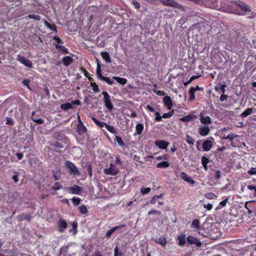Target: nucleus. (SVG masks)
Returning a JSON list of instances; mask_svg holds the SVG:
<instances>
[{
    "mask_svg": "<svg viewBox=\"0 0 256 256\" xmlns=\"http://www.w3.org/2000/svg\"><path fill=\"white\" fill-rule=\"evenodd\" d=\"M73 60L71 56H68L62 58V62L65 66H68L72 63Z\"/></svg>",
    "mask_w": 256,
    "mask_h": 256,
    "instance_id": "nucleus-19",
    "label": "nucleus"
},
{
    "mask_svg": "<svg viewBox=\"0 0 256 256\" xmlns=\"http://www.w3.org/2000/svg\"><path fill=\"white\" fill-rule=\"evenodd\" d=\"M114 256H122V252L119 250L118 246L114 249Z\"/></svg>",
    "mask_w": 256,
    "mask_h": 256,
    "instance_id": "nucleus-50",
    "label": "nucleus"
},
{
    "mask_svg": "<svg viewBox=\"0 0 256 256\" xmlns=\"http://www.w3.org/2000/svg\"><path fill=\"white\" fill-rule=\"evenodd\" d=\"M189 176H188V175L187 174H186V172H182L180 173V178L183 180H184V181L186 180V179H187Z\"/></svg>",
    "mask_w": 256,
    "mask_h": 256,
    "instance_id": "nucleus-61",
    "label": "nucleus"
},
{
    "mask_svg": "<svg viewBox=\"0 0 256 256\" xmlns=\"http://www.w3.org/2000/svg\"><path fill=\"white\" fill-rule=\"evenodd\" d=\"M62 184L60 182H56L54 184V185L52 186L51 189L54 191H56V190H58L61 189L62 188Z\"/></svg>",
    "mask_w": 256,
    "mask_h": 256,
    "instance_id": "nucleus-34",
    "label": "nucleus"
},
{
    "mask_svg": "<svg viewBox=\"0 0 256 256\" xmlns=\"http://www.w3.org/2000/svg\"><path fill=\"white\" fill-rule=\"evenodd\" d=\"M55 47L57 49H60V51L63 52L64 54H68V50L67 48H65V46L60 45V44H55Z\"/></svg>",
    "mask_w": 256,
    "mask_h": 256,
    "instance_id": "nucleus-36",
    "label": "nucleus"
},
{
    "mask_svg": "<svg viewBox=\"0 0 256 256\" xmlns=\"http://www.w3.org/2000/svg\"><path fill=\"white\" fill-rule=\"evenodd\" d=\"M58 230L60 232H62L68 227V224L62 218L58 220Z\"/></svg>",
    "mask_w": 256,
    "mask_h": 256,
    "instance_id": "nucleus-7",
    "label": "nucleus"
},
{
    "mask_svg": "<svg viewBox=\"0 0 256 256\" xmlns=\"http://www.w3.org/2000/svg\"><path fill=\"white\" fill-rule=\"evenodd\" d=\"M197 116L195 115L188 114L180 118V120L183 122H189L196 119Z\"/></svg>",
    "mask_w": 256,
    "mask_h": 256,
    "instance_id": "nucleus-18",
    "label": "nucleus"
},
{
    "mask_svg": "<svg viewBox=\"0 0 256 256\" xmlns=\"http://www.w3.org/2000/svg\"><path fill=\"white\" fill-rule=\"evenodd\" d=\"M196 92V90L194 88V87L192 86L189 90V94H190V98L189 100L190 101H192L195 99V94L194 93Z\"/></svg>",
    "mask_w": 256,
    "mask_h": 256,
    "instance_id": "nucleus-33",
    "label": "nucleus"
},
{
    "mask_svg": "<svg viewBox=\"0 0 256 256\" xmlns=\"http://www.w3.org/2000/svg\"><path fill=\"white\" fill-rule=\"evenodd\" d=\"M60 108L64 110H67L70 109H72L73 106L72 104L66 102L60 105Z\"/></svg>",
    "mask_w": 256,
    "mask_h": 256,
    "instance_id": "nucleus-27",
    "label": "nucleus"
},
{
    "mask_svg": "<svg viewBox=\"0 0 256 256\" xmlns=\"http://www.w3.org/2000/svg\"><path fill=\"white\" fill-rule=\"evenodd\" d=\"M102 94L104 96V103L105 106L109 110H112L114 106L112 104L110 100V96L106 92L104 91L102 92Z\"/></svg>",
    "mask_w": 256,
    "mask_h": 256,
    "instance_id": "nucleus-3",
    "label": "nucleus"
},
{
    "mask_svg": "<svg viewBox=\"0 0 256 256\" xmlns=\"http://www.w3.org/2000/svg\"><path fill=\"white\" fill-rule=\"evenodd\" d=\"M238 6L241 8V9L244 12H250V8L247 4L244 3H242V4H238Z\"/></svg>",
    "mask_w": 256,
    "mask_h": 256,
    "instance_id": "nucleus-37",
    "label": "nucleus"
},
{
    "mask_svg": "<svg viewBox=\"0 0 256 256\" xmlns=\"http://www.w3.org/2000/svg\"><path fill=\"white\" fill-rule=\"evenodd\" d=\"M44 24L46 26L50 29L51 30L57 32L56 26L54 24H50L46 20H44Z\"/></svg>",
    "mask_w": 256,
    "mask_h": 256,
    "instance_id": "nucleus-29",
    "label": "nucleus"
},
{
    "mask_svg": "<svg viewBox=\"0 0 256 256\" xmlns=\"http://www.w3.org/2000/svg\"><path fill=\"white\" fill-rule=\"evenodd\" d=\"M104 172L106 175L116 176L118 174V168H108L104 169Z\"/></svg>",
    "mask_w": 256,
    "mask_h": 256,
    "instance_id": "nucleus-14",
    "label": "nucleus"
},
{
    "mask_svg": "<svg viewBox=\"0 0 256 256\" xmlns=\"http://www.w3.org/2000/svg\"><path fill=\"white\" fill-rule=\"evenodd\" d=\"M28 17V18H32L36 20H40V16L38 14H29Z\"/></svg>",
    "mask_w": 256,
    "mask_h": 256,
    "instance_id": "nucleus-56",
    "label": "nucleus"
},
{
    "mask_svg": "<svg viewBox=\"0 0 256 256\" xmlns=\"http://www.w3.org/2000/svg\"><path fill=\"white\" fill-rule=\"evenodd\" d=\"M200 122L204 124H210L212 123L211 118L208 116H204L201 113L200 114Z\"/></svg>",
    "mask_w": 256,
    "mask_h": 256,
    "instance_id": "nucleus-17",
    "label": "nucleus"
},
{
    "mask_svg": "<svg viewBox=\"0 0 256 256\" xmlns=\"http://www.w3.org/2000/svg\"><path fill=\"white\" fill-rule=\"evenodd\" d=\"M212 143L211 140H204L202 144V148L204 151H209L212 148Z\"/></svg>",
    "mask_w": 256,
    "mask_h": 256,
    "instance_id": "nucleus-15",
    "label": "nucleus"
},
{
    "mask_svg": "<svg viewBox=\"0 0 256 256\" xmlns=\"http://www.w3.org/2000/svg\"><path fill=\"white\" fill-rule=\"evenodd\" d=\"M163 102L165 106L170 110L173 106V103L170 96H166L163 98Z\"/></svg>",
    "mask_w": 256,
    "mask_h": 256,
    "instance_id": "nucleus-11",
    "label": "nucleus"
},
{
    "mask_svg": "<svg viewBox=\"0 0 256 256\" xmlns=\"http://www.w3.org/2000/svg\"><path fill=\"white\" fill-rule=\"evenodd\" d=\"M210 131L208 126H202L200 128L198 132L202 136H206L208 134Z\"/></svg>",
    "mask_w": 256,
    "mask_h": 256,
    "instance_id": "nucleus-16",
    "label": "nucleus"
},
{
    "mask_svg": "<svg viewBox=\"0 0 256 256\" xmlns=\"http://www.w3.org/2000/svg\"><path fill=\"white\" fill-rule=\"evenodd\" d=\"M72 202L73 204L75 206H78V204H80L81 202V200L79 198H76V197L72 198Z\"/></svg>",
    "mask_w": 256,
    "mask_h": 256,
    "instance_id": "nucleus-49",
    "label": "nucleus"
},
{
    "mask_svg": "<svg viewBox=\"0 0 256 256\" xmlns=\"http://www.w3.org/2000/svg\"><path fill=\"white\" fill-rule=\"evenodd\" d=\"M205 196L208 200H213L216 198V196L212 192H208L206 194Z\"/></svg>",
    "mask_w": 256,
    "mask_h": 256,
    "instance_id": "nucleus-48",
    "label": "nucleus"
},
{
    "mask_svg": "<svg viewBox=\"0 0 256 256\" xmlns=\"http://www.w3.org/2000/svg\"><path fill=\"white\" fill-rule=\"evenodd\" d=\"M204 207L205 208H206L207 210H210L212 208V204H210V203H208V204H204Z\"/></svg>",
    "mask_w": 256,
    "mask_h": 256,
    "instance_id": "nucleus-62",
    "label": "nucleus"
},
{
    "mask_svg": "<svg viewBox=\"0 0 256 256\" xmlns=\"http://www.w3.org/2000/svg\"><path fill=\"white\" fill-rule=\"evenodd\" d=\"M79 211L82 214H86L88 212L86 206L85 205H82L78 208Z\"/></svg>",
    "mask_w": 256,
    "mask_h": 256,
    "instance_id": "nucleus-42",
    "label": "nucleus"
},
{
    "mask_svg": "<svg viewBox=\"0 0 256 256\" xmlns=\"http://www.w3.org/2000/svg\"><path fill=\"white\" fill-rule=\"evenodd\" d=\"M154 144L160 148L166 150L168 146L169 142L164 140H157L155 141Z\"/></svg>",
    "mask_w": 256,
    "mask_h": 256,
    "instance_id": "nucleus-8",
    "label": "nucleus"
},
{
    "mask_svg": "<svg viewBox=\"0 0 256 256\" xmlns=\"http://www.w3.org/2000/svg\"><path fill=\"white\" fill-rule=\"evenodd\" d=\"M238 136V134H234L233 132H231L230 134H228L227 136H224L223 137V138L230 140L232 141V146H234L232 144H233L232 140L234 138H237Z\"/></svg>",
    "mask_w": 256,
    "mask_h": 256,
    "instance_id": "nucleus-25",
    "label": "nucleus"
},
{
    "mask_svg": "<svg viewBox=\"0 0 256 256\" xmlns=\"http://www.w3.org/2000/svg\"><path fill=\"white\" fill-rule=\"evenodd\" d=\"M209 162V160L206 156H203L202 158V164L205 170H208V164Z\"/></svg>",
    "mask_w": 256,
    "mask_h": 256,
    "instance_id": "nucleus-28",
    "label": "nucleus"
},
{
    "mask_svg": "<svg viewBox=\"0 0 256 256\" xmlns=\"http://www.w3.org/2000/svg\"><path fill=\"white\" fill-rule=\"evenodd\" d=\"M106 128L109 132L112 134H117V132L115 128L112 126H110L106 124Z\"/></svg>",
    "mask_w": 256,
    "mask_h": 256,
    "instance_id": "nucleus-40",
    "label": "nucleus"
},
{
    "mask_svg": "<svg viewBox=\"0 0 256 256\" xmlns=\"http://www.w3.org/2000/svg\"><path fill=\"white\" fill-rule=\"evenodd\" d=\"M187 240L190 244H195L198 246H200L202 245L201 242L198 239L194 236H188Z\"/></svg>",
    "mask_w": 256,
    "mask_h": 256,
    "instance_id": "nucleus-12",
    "label": "nucleus"
},
{
    "mask_svg": "<svg viewBox=\"0 0 256 256\" xmlns=\"http://www.w3.org/2000/svg\"><path fill=\"white\" fill-rule=\"evenodd\" d=\"M150 188L142 187L140 189V192L142 194H146L150 192Z\"/></svg>",
    "mask_w": 256,
    "mask_h": 256,
    "instance_id": "nucleus-53",
    "label": "nucleus"
},
{
    "mask_svg": "<svg viewBox=\"0 0 256 256\" xmlns=\"http://www.w3.org/2000/svg\"><path fill=\"white\" fill-rule=\"evenodd\" d=\"M78 124L77 126V130L80 135H82L86 132V128L83 124L82 122L80 119L79 116H78Z\"/></svg>",
    "mask_w": 256,
    "mask_h": 256,
    "instance_id": "nucleus-6",
    "label": "nucleus"
},
{
    "mask_svg": "<svg viewBox=\"0 0 256 256\" xmlns=\"http://www.w3.org/2000/svg\"><path fill=\"white\" fill-rule=\"evenodd\" d=\"M174 114V110H172L168 112V113H164L162 116V118H168L172 117Z\"/></svg>",
    "mask_w": 256,
    "mask_h": 256,
    "instance_id": "nucleus-45",
    "label": "nucleus"
},
{
    "mask_svg": "<svg viewBox=\"0 0 256 256\" xmlns=\"http://www.w3.org/2000/svg\"><path fill=\"white\" fill-rule=\"evenodd\" d=\"M154 114L156 116L155 121L156 122H160L162 120V116H160V113L158 112H154Z\"/></svg>",
    "mask_w": 256,
    "mask_h": 256,
    "instance_id": "nucleus-51",
    "label": "nucleus"
},
{
    "mask_svg": "<svg viewBox=\"0 0 256 256\" xmlns=\"http://www.w3.org/2000/svg\"><path fill=\"white\" fill-rule=\"evenodd\" d=\"M228 200V198H226L224 200L222 201L221 202H220V203L219 204L218 206H217L216 210L220 209L222 207L225 206L226 204V202H227Z\"/></svg>",
    "mask_w": 256,
    "mask_h": 256,
    "instance_id": "nucleus-46",
    "label": "nucleus"
},
{
    "mask_svg": "<svg viewBox=\"0 0 256 256\" xmlns=\"http://www.w3.org/2000/svg\"><path fill=\"white\" fill-rule=\"evenodd\" d=\"M178 240L179 246H184L186 242V236L184 234L178 236Z\"/></svg>",
    "mask_w": 256,
    "mask_h": 256,
    "instance_id": "nucleus-32",
    "label": "nucleus"
},
{
    "mask_svg": "<svg viewBox=\"0 0 256 256\" xmlns=\"http://www.w3.org/2000/svg\"><path fill=\"white\" fill-rule=\"evenodd\" d=\"M186 142L190 144L194 145V140L189 135H186Z\"/></svg>",
    "mask_w": 256,
    "mask_h": 256,
    "instance_id": "nucleus-47",
    "label": "nucleus"
},
{
    "mask_svg": "<svg viewBox=\"0 0 256 256\" xmlns=\"http://www.w3.org/2000/svg\"><path fill=\"white\" fill-rule=\"evenodd\" d=\"M92 120L94 122V123L100 128H103L104 126L106 127V122L98 120L94 116H92Z\"/></svg>",
    "mask_w": 256,
    "mask_h": 256,
    "instance_id": "nucleus-22",
    "label": "nucleus"
},
{
    "mask_svg": "<svg viewBox=\"0 0 256 256\" xmlns=\"http://www.w3.org/2000/svg\"><path fill=\"white\" fill-rule=\"evenodd\" d=\"M53 136L54 138L57 139V140H60L62 138V132H56L53 134Z\"/></svg>",
    "mask_w": 256,
    "mask_h": 256,
    "instance_id": "nucleus-54",
    "label": "nucleus"
},
{
    "mask_svg": "<svg viewBox=\"0 0 256 256\" xmlns=\"http://www.w3.org/2000/svg\"><path fill=\"white\" fill-rule=\"evenodd\" d=\"M253 108H248L244 112H243L240 115V116L242 118H246L247 116L251 114L252 112Z\"/></svg>",
    "mask_w": 256,
    "mask_h": 256,
    "instance_id": "nucleus-23",
    "label": "nucleus"
},
{
    "mask_svg": "<svg viewBox=\"0 0 256 256\" xmlns=\"http://www.w3.org/2000/svg\"><path fill=\"white\" fill-rule=\"evenodd\" d=\"M160 2L166 6H170L174 8H176L182 11H185L184 6L176 2L174 0H160Z\"/></svg>",
    "mask_w": 256,
    "mask_h": 256,
    "instance_id": "nucleus-1",
    "label": "nucleus"
},
{
    "mask_svg": "<svg viewBox=\"0 0 256 256\" xmlns=\"http://www.w3.org/2000/svg\"><path fill=\"white\" fill-rule=\"evenodd\" d=\"M100 80L106 82L107 84L110 85H112L114 83V82L108 77L102 76V79Z\"/></svg>",
    "mask_w": 256,
    "mask_h": 256,
    "instance_id": "nucleus-55",
    "label": "nucleus"
},
{
    "mask_svg": "<svg viewBox=\"0 0 256 256\" xmlns=\"http://www.w3.org/2000/svg\"><path fill=\"white\" fill-rule=\"evenodd\" d=\"M31 218L32 216L28 212H23L17 216L18 220L19 222H22L24 220L30 221L31 220Z\"/></svg>",
    "mask_w": 256,
    "mask_h": 256,
    "instance_id": "nucleus-9",
    "label": "nucleus"
},
{
    "mask_svg": "<svg viewBox=\"0 0 256 256\" xmlns=\"http://www.w3.org/2000/svg\"><path fill=\"white\" fill-rule=\"evenodd\" d=\"M144 125L142 124H138L136 125V133L134 134V136H136V134L139 135H141L143 130H144Z\"/></svg>",
    "mask_w": 256,
    "mask_h": 256,
    "instance_id": "nucleus-21",
    "label": "nucleus"
},
{
    "mask_svg": "<svg viewBox=\"0 0 256 256\" xmlns=\"http://www.w3.org/2000/svg\"><path fill=\"white\" fill-rule=\"evenodd\" d=\"M200 223L198 220H194L192 224V227L195 228L196 230H200Z\"/></svg>",
    "mask_w": 256,
    "mask_h": 256,
    "instance_id": "nucleus-31",
    "label": "nucleus"
},
{
    "mask_svg": "<svg viewBox=\"0 0 256 256\" xmlns=\"http://www.w3.org/2000/svg\"><path fill=\"white\" fill-rule=\"evenodd\" d=\"M126 227V224H123L118 226H116L112 228L110 230H108L106 234V238L108 239L110 238L112 234L116 230L120 229L122 228Z\"/></svg>",
    "mask_w": 256,
    "mask_h": 256,
    "instance_id": "nucleus-10",
    "label": "nucleus"
},
{
    "mask_svg": "<svg viewBox=\"0 0 256 256\" xmlns=\"http://www.w3.org/2000/svg\"><path fill=\"white\" fill-rule=\"evenodd\" d=\"M69 248L68 245H64L61 247L59 250L60 254L62 256H66Z\"/></svg>",
    "mask_w": 256,
    "mask_h": 256,
    "instance_id": "nucleus-20",
    "label": "nucleus"
},
{
    "mask_svg": "<svg viewBox=\"0 0 256 256\" xmlns=\"http://www.w3.org/2000/svg\"><path fill=\"white\" fill-rule=\"evenodd\" d=\"M6 124L7 125H10V126L14 125V121L13 120L12 118H9V117H6Z\"/></svg>",
    "mask_w": 256,
    "mask_h": 256,
    "instance_id": "nucleus-57",
    "label": "nucleus"
},
{
    "mask_svg": "<svg viewBox=\"0 0 256 256\" xmlns=\"http://www.w3.org/2000/svg\"><path fill=\"white\" fill-rule=\"evenodd\" d=\"M65 166L66 168L68 169V172L71 174L74 175L79 176L80 175V172L78 171L77 167L74 165V163L71 162L70 161L67 160L65 162Z\"/></svg>",
    "mask_w": 256,
    "mask_h": 256,
    "instance_id": "nucleus-2",
    "label": "nucleus"
},
{
    "mask_svg": "<svg viewBox=\"0 0 256 256\" xmlns=\"http://www.w3.org/2000/svg\"><path fill=\"white\" fill-rule=\"evenodd\" d=\"M14 173L15 174L12 176V179L14 180L15 183H16L18 182L19 179L18 177V172H15Z\"/></svg>",
    "mask_w": 256,
    "mask_h": 256,
    "instance_id": "nucleus-63",
    "label": "nucleus"
},
{
    "mask_svg": "<svg viewBox=\"0 0 256 256\" xmlns=\"http://www.w3.org/2000/svg\"><path fill=\"white\" fill-rule=\"evenodd\" d=\"M72 229L70 230V232H74L76 234L77 232L78 222L76 221H74L72 222Z\"/></svg>",
    "mask_w": 256,
    "mask_h": 256,
    "instance_id": "nucleus-41",
    "label": "nucleus"
},
{
    "mask_svg": "<svg viewBox=\"0 0 256 256\" xmlns=\"http://www.w3.org/2000/svg\"><path fill=\"white\" fill-rule=\"evenodd\" d=\"M204 3L208 7L211 8H216L218 7V0H204Z\"/></svg>",
    "mask_w": 256,
    "mask_h": 256,
    "instance_id": "nucleus-13",
    "label": "nucleus"
},
{
    "mask_svg": "<svg viewBox=\"0 0 256 256\" xmlns=\"http://www.w3.org/2000/svg\"><path fill=\"white\" fill-rule=\"evenodd\" d=\"M30 79H24L22 81V84L26 86L30 90H32L30 86Z\"/></svg>",
    "mask_w": 256,
    "mask_h": 256,
    "instance_id": "nucleus-52",
    "label": "nucleus"
},
{
    "mask_svg": "<svg viewBox=\"0 0 256 256\" xmlns=\"http://www.w3.org/2000/svg\"><path fill=\"white\" fill-rule=\"evenodd\" d=\"M156 166L158 168H165L169 166V164L166 161H164L162 162H160L156 164Z\"/></svg>",
    "mask_w": 256,
    "mask_h": 256,
    "instance_id": "nucleus-38",
    "label": "nucleus"
},
{
    "mask_svg": "<svg viewBox=\"0 0 256 256\" xmlns=\"http://www.w3.org/2000/svg\"><path fill=\"white\" fill-rule=\"evenodd\" d=\"M70 192L74 194H80L82 192V188L78 185H74L68 188Z\"/></svg>",
    "mask_w": 256,
    "mask_h": 256,
    "instance_id": "nucleus-5",
    "label": "nucleus"
},
{
    "mask_svg": "<svg viewBox=\"0 0 256 256\" xmlns=\"http://www.w3.org/2000/svg\"><path fill=\"white\" fill-rule=\"evenodd\" d=\"M53 40L56 42V44H62L64 42L58 36H55L53 38Z\"/></svg>",
    "mask_w": 256,
    "mask_h": 256,
    "instance_id": "nucleus-59",
    "label": "nucleus"
},
{
    "mask_svg": "<svg viewBox=\"0 0 256 256\" xmlns=\"http://www.w3.org/2000/svg\"><path fill=\"white\" fill-rule=\"evenodd\" d=\"M116 140L120 146H124V143L121 137L116 135Z\"/></svg>",
    "mask_w": 256,
    "mask_h": 256,
    "instance_id": "nucleus-44",
    "label": "nucleus"
},
{
    "mask_svg": "<svg viewBox=\"0 0 256 256\" xmlns=\"http://www.w3.org/2000/svg\"><path fill=\"white\" fill-rule=\"evenodd\" d=\"M17 60L29 68H32V62L28 59L26 58L24 56L18 55Z\"/></svg>",
    "mask_w": 256,
    "mask_h": 256,
    "instance_id": "nucleus-4",
    "label": "nucleus"
},
{
    "mask_svg": "<svg viewBox=\"0 0 256 256\" xmlns=\"http://www.w3.org/2000/svg\"><path fill=\"white\" fill-rule=\"evenodd\" d=\"M248 174L250 175H254L256 174V168H252L248 171Z\"/></svg>",
    "mask_w": 256,
    "mask_h": 256,
    "instance_id": "nucleus-64",
    "label": "nucleus"
},
{
    "mask_svg": "<svg viewBox=\"0 0 256 256\" xmlns=\"http://www.w3.org/2000/svg\"><path fill=\"white\" fill-rule=\"evenodd\" d=\"M158 244H161L162 246H165L166 244L167 241L165 237H160L156 242Z\"/></svg>",
    "mask_w": 256,
    "mask_h": 256,
    "instance_id": "nucleus-39",
    "label": "nucleus"
},
{
    "mask_svg": "<svg viewBox=\"0 0 256 256\" xmlns=\"http://www.w3.org/2000/svg\"><path fill=\"white\" fill-rule=\"evenodd\" d=\"M101 56H102V58L105 60V61L108 62L110 63L111 62L110 58L109 55V54L108 52H101Z\"/></svg>",
    "mask_w": 256,
    "mask_h": 256,
    "instance_id": "nucleus-26",
    "label": "nucleus"
},
{
    "mask_svg": "<svg viewBox=\"0 0 256 256\" xmlns=\"http://www.w3.org/2000/svg\"><path fill=\"white\" fill-rule=\"evenodd\" d=\"M113 79L115 80L118 83L120 84L124 85L127 83V80L125 78L114 76Z\"/></svg>",
    "mask_w": 256,
    "mask_h": 256,
    "instance_id": "nucleus-24",
    "label": "nucleus"
},
{
    "mask_svg": "<svg viewBox=\"0 0 256 256\" xmlns=\"http://www.w3.org/2000/svg\"><path fill=\"white\" fill-rule=\"evenodd\" d=\"M87 170L88 172V174L90 177H92V168L90 164H88L86 166Z\"/></svg>",
    "mask_w": 256,
    "mask_h": 256,
    "instance_id": "nucleus-60",
    "label": "nucleus"
},
{
    "mask_svg": "<svg viewBox=\"0 0 256 256\" xmlns=\"http://www.w3.org/2000/svg\"><path fill=\"white\" fill-rule=\"evenodd\" d=\"M90 86L92 88L94 93H98L100 92V90L98 85L94 82H90Z\"/></svg>",
    "mask_w": 256,
    "mask_h": 256,
    "instance_id": "nucleus-43",
    "label": "nucleus"
},
{
    "mask_svg": "<svg viewBox=\"0 0 256 256\" xmlns=\"http://www.w3.org/2000/svg\"><path fill=\"white\" fill-rule=\"evenodd\" d=\"M50 144L52 146L58 148H62L64 147L62 144L60 143L59 142H52Z\"/></svg>",
    "mask_w": 256,
    "mask_h": 256,
    "instance_id": "nucleus-58",
    "label": "nucleus"
},
{
    "mask_svg": "<svg viewBox=\"0 0 256 256\" xmlns=\"http://www.w3.org/2000/svg\"><path fill=\"white\" fill-rule=\"evenodd\" d=\"M96 60H97V67H96V75H97L98 78L100 80H101L102 76H103L102 74V70L100 68V64L98 62V60L97 59Z\"/></svg>",
    "mask_w": 256,
    "mask_h": 256,
    "instance_id": "nucleus-30",
    "label": "nucleus"
},
{
    "mask_svg": "<svg viewBox=\"0 0 256 256\" xmlns=\"http://www.w3.org/2000/svg\"><path fill=\"white\" fill-rule=\"evenodd\" d=\"M34 114V112H33L32 116V120L38 124H43L44 123V120L42 118H36Z\"/></svg>",
    "mask_w": 256,
    "mask_h": 256,
    "instance_id": "nucleus-35",
    "label": "nucleus"
}]
</instances>
